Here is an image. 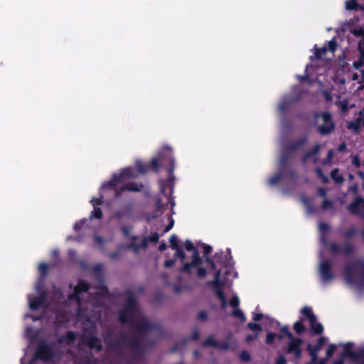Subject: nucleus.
<instances>
[{
  "label": "nucleus",
  "instance_id": "obj_14",
  "mask_svg": "<svg viewBox=\"0 0 364 364\" xmlns=\"http://www.w3.org/2000/svg\"><path fill=\"white\" fill-rule=\"evenodd\" d=\"M347 354L355 361L364 364V348L358 349L356 351H349Z\"/></svg>",
  "mask_w": 364,
  "mask_h": 364
},
{
  "label": "nucleus",
  "instance_id": "obj_63",
  "mask_svg": "<svg viewBox=\"0 0 364 364\" xmlns=\"http://www.w3.org/2000/svg\"><path fill=\"white\" fill-rule=\"evenodd\" d=\"M346 149V145L345 143H342L339 145L338 150V151H343Z\"/></svg>",
  "mask_w": 364,
  "mask_h": 364
},
{
  "label": "nucleus",
  "instance_id": "obj_34",
  "mask_svg": "<svg viewBox=\"0 0 364 364\" xmlns=\"http://www.w3.org/2000/svg\"><path fill=\"white\" fill-rule=\"evenodd\" d=\"M282 174L281 173H277L276 174L275 176H272L271 178H269V183L270 185H276L282 179Z\"/></svg>",
  "mask_w": 364,
  "mask_h": 364
},
{
  "label": "nucleus",
  "instance_id": "obj_55",
  "mask_svg": "<svg viewBox=\"0 0 364 364\" xmlns=\"http://www.w3.org/2000/svg\"><path fill=\"white\" fill-rule=\"evenodd\" d=\"M159 235L157 233H155L149 238V240L151 242H156L159 241Z\"/></svg>",
  "mask_w": 364,
  "mask_h": 364
},
{
  "label": "nucleus",
  "instance_id": "obj_54",
  "mask_svg": "<svg viewBox=\"0 0 364 364\" xmlns=\"http://www.w3.org/2000/svg\"><path fill=\"white\" fill-rule=\"evenodd\" d=\"M323 95L326 100H327V101L332 100V96L328 91H327V90L323 91Z\"/></svg>",
  "mask_w": 364,
  "mask_h": 364
},
{
  "label": "nucleus",
  "instance_id": "obj_40",
  "mask_svg": "<svg viewBox=\"0 0 364 364\" xmlns=\"http://www.w3.org/2000/svg\"><path fill=\"white\" fill-rule=\"evenodd\" d=\"M333 208V203L328 200H324L322 203V208L323 210H328Z\"/></svg>",
  "mask_w": 364,
  "mask_h": 364
},
{
  "label": "nucleus",
  "instance_id": "obj_62",
  "mask_svg": "<svg viewBox=\"0 0 364 364\" xmlns=\"http://www.w3.org/2000/svg\"><path fill=\"white\" fill-rule=\"evenodd\" d=\"M199 337H200L199 332L198 331H196L192 336V339L194 341H196L199 338Z\"/></svg>",
  "mask_w": 364,
  "mask_h": 364
},
{
  "label": "nucleus",
  "instance_id": "obj_39",
  "mask_svg": "<svg viewBox=\"0 0 364 364\" xmlns=\"http://www.w3.org/2000/svg\"><path fill=\"white\" fill-rule=\"evenodd\" d=\"M240 358L244 362H248L250 360V355L246 350H244L240 353Z\"/></svg>",
  "mask_w": 364,
  "mask_h": 364
},
{
  "label": "nucleus",
  "instance_id": "obj_28",
  "mask_svg": "<svg viewBox=\"0 0 364 364\" xmlns=\"http://www.w3.org/2000/svg\"><path fill=\"white\" fill-rule=\"evenodd\" d=\"M359 7L355 0H350L346 2V8L348 10H356Z\"/></svg>",
  "mask_w": 364,
  "mask_h": 364
},
{
  "label": "nucleus",
  "instance_id": "obj_21",
  "mask_svg": "<svg viewBox=\"0 0 364 364\" xmlns=\"http://www.w3.org/2000/svg\"><path fill=\"white\" fill-rule=\"evenodd\" d=\"M320 149H321V145L320 144H316L313 149L308 151L307 153H306L303 157V162H306L309 158L314 155H316L318 153V151H320Z\"/></svg>",
  "mask_w": 364,
  "mask_h": 364
},
{
  "label": "nucleus",
  "instance_id": "obj_22",
  "mask_svg": "<svg viewBox=\"0 0 364 364\" xmlns=\"http://www.w3.org/2000/svg\"><path fill=\"white\" fill-rule=\"evenodd\" d=\"M331 177L337 183H342L344 181L343 177L338 173V169L334 168L331 173Z\"/></svg>",
  "mask_w": 364,
  "mask_h": 364
},
{
  "label": "nucleus",
  "instance_id": "obj_19",
  "mask_svg": "<svg viewBox=\"0 0 364 364\" xmlns=\"http://www.w3.org/2000/svg\"><path fill=\"white\" fill-rule=\"evenodd\" d=\"M311 328L315 334H321L323 331V328L321 323L317 321L316 316L315 317L314 321H309Z\"/></svg>",
  "mask_w": 364,
  "mask_h": 364
},
{
  "label": "nucleus",
  "instance_id": "obj_60",
  "mask_svg": "<svg viewBox=\"0 0 364 364\" xmlns=\"http://www.w3.org/2000/svg\"><path fill=\"white\" fill-rule=\"evenodd\" d=\"M259 336L255 334V336H252V335H249L247 336L246 338V341L247 342H250V341H254L255 339H256Z\"/></svg>",
  "mask_w": 364,
  "mask_h": 364
},
{
  "label": "nucleus",
  "instance_id": "obj_38",
  "mask_svg": "<svg viewBox=\"0 0 364 364\" xmlns=\"http://www.w3.org/2000/svg\"><path fill=\"white\" fill-rule=\"evenodd\" d=\"M176 254H175V258L176 257L180 258L182 261L185 259L186 255L183 250H181L180 247L176 250Z\"/></svg>",
  "mask_w": 364,
  "mask_h": 364
},
{
  "label": "nucleus",
  "instance_id": "obj_44",
  "mask_svg": "<svg viewBox=\"0 0 364 364\" xmlns=\"http://www.w3.org/2000/svg\"><path fill=\"white\" fill-rule=\"evenodd\" d=\"M328 50H331L332 53H333L336 49V41L334 39L328 42Z\"/></svg>",
  "mask_w": 364,
  "mask_h": 364
},
{
  "label": "nucleus",
  "instance_id": "obj_49",
  "mask_svg": "<svg viewBox=\"0 0 364 364\" xmlns=\"http://www.w3.org/2000/svg\"><path fill=\"white\" fill-rule=\"evenodd\" d=\"M198 318L200 319V320H202V321H205L208 319V315L206 314V312L202 311L198 313Z\"/></svg>",
  "mask_w": 364,
  "mask_h": 364
},
{
  "label": "nucleus",
  "instance_id": "obj_27",
  "mask_svg": "<svg viewBox=\"0 0 364 364\" xmlns=\"http://www.w3.org/2000/svg\"><path fill=\"white\" fill-rule=\"evenodd\" d=\"M247 327L252 331L255 332L258 336L262 331L261 326L255 323H249Z\"/></svg>",
  "mask_w": 364,
  "mask_h": 364
},
{
  "label": "nucleus",
  "instance_id": "obj_35",
  "mask_svg": "<svg viewBox=\"0 0 364 364\" xmlns=\"http://www.w3.org/2000/svg\"><path fill=\"white\" fill-rule=\"evenodd\" d=\"M169 242L171 248L176 250L179 247L178 245V237L176 235H172L169 239Z\"/></svg>",
  "mask_w": 364,
  "mask_h": 364
},
{
  "label": "nucleus",
  "instance_id": "obj_36",
  "mask_svg": "<svg viewBox=\"0 0 364 364\" xmlns=\"http://www.w3.org/2000/svg\"><path fill=\"white\" fill-rule=\"evenodd\" d=\"M147 245V242L146 240H143L141 242V243L140 245H136V244H132L130 245V247L134 251V252H136L138 251L140 248H143V247H146Z\"/></svg>",
  "mask_w": 364,
  "mask_h": 364
},
{
  "label": "nucleus",
  "instance_id": "obj_56",
  "mask_svg": "<svg viewBox=\"0 0 364 364\" xmlns=\"http://www.w3.org/2000/svg\"><path fill=\"white\" fill-rule=\"evenodd\" d=\"M319 228L321 231L324 232L329 229V226L326 223H320Z\"/></svg>",
  "mask_w": 364,
  "mask_h": 364
},
{
  "label": "nucleus",
  "instance_id": "obj_47",
  "mask_svg": "<svg viewBox=\"0 0 364 364\" xmlns=\"http://www.w3.org/2000/svg\"><path fill=\"white\" fill-rule=\"evenodd\" d=\"M150 166L151 168H153L154 169L157 170V168L159 166L158 159H156V158L152 159V160L151 161V165L149 166V167Z\"/></svg>",
  "mask_w": 364,
  "mask_h": 364
},
{
  "label": "nucleus",
  "instance_id": "obj_25",
  "mask_svg": "<svg viewBox=\"0 0 364 364\" xmlns=\"http://www.w3.org/2000/svg\"><path fill=\"white\" fill-rule=\"evenodd\" d=\"M306 141V138H303L299 140L297 142L293 143L289 146L286 147L285 151H294L298 149L299 146H302Z\"/></svg>",
  "mask_w": 364,
  "mask_h": 364
},
{
  "label": "nucleus",
  "instance_id": "obj_11",
  "mask_svg": "<svg viewBox=\"0 0 364 364\" xmlns=\"http://www.w3.org/2000/svg\"><path fill=\"white\" fill-rule=\"evenodd\" d=\"M28 299L30 308L32 310H36L44 306L46 301V295L44 294H41L40 296L34 299L29 297Z\"/></svg>",
  "mask_w": 364,
  "mask_h": 364
},
{
  "label": "nucleus",
  "instance_id": "obj_9",
  "mask_svg": "<svg viewBox=\"0 0 364 364\" xmlns=\"http://www.w3.org/2000/svg\"><path fill=\"white\" fill-rule=\"evenodd\" d=\"M331 263L329 261H323L319 265V274L323 281H331L333 275L331 272Z\"/></svg>",
  "mask_w": 364,
  "mask_h": 364
},
{
  "label": "nucleus",
  "instance_id": "obj_32",
  "mask_svg": "<svg viewBox=\"0 0 364 364\" xmlns=\"http://www.w3.org/2000/svg\"><path fill=\"white\" fill-rule=\"evenodd\" d=\"M316 173L317 176L321 180V181L323 183H326L328 181V177L323 173L322 170L321 168H317L316 169Z\"/></svg>",
  "mask_w": 364,
  "mask_h": 364
},
{
  "label": "nucleus",
  "instance_id": "obj_12",
  "mask_svg": "<svg viewBox=\"0 0 364 364\" xmlns=\"http://www.w3.org/2000/svg\"><path fill=\"white\" fill-rule=\"evenodd\" d=\"M84 342L88 345L90 348L94 349L96 348L97 351H100L102 349L101 346L100 345V341L94 336H87L85 334L84 335Z\"/></svg>",
  "mask_w": 364,
  "mask_h": 364
},
{
  "label": "nucleus",
  "instance_id": "obj_53",
  "mask_svg": "<svg viewBox=\"0 0 364 364\" xmlns=\"http://www.w3.org/2000/svg\"><path fill=\"white\" fill-rule=\"evenodd\" d=\"M198 277H203L206 275L207 272L204 268H198L197 271Z\"/></svg>",
  "mask_w": 364,
  "mask_h": 364
},
{
  "label": "nucleus",
  "instance_id": "obj_7",
  "mask_svg": "<svg viewBox=\"0 0 364 364\" xmlns=\"http://www.w3.org/2000/svg\"><path fill=\"white\" fill-rule=\"evenodd\" d=\"M289 339L290 341L287 345V352L293 353L296 358H299L301 356V346L303 343V340L295 337Z\"/></svg>",
  "mask_w": 364,
  "mask_h": 364
},
{
  "label": "nucleus",
  "instance_id": "obj_31",
  "mask_svg": "<svg viewBox=\"0 0 364 364\" xmlns=\"http://www.w3.org/2000/svg\"><path fill=\"white\" fill-rule=\"evenodd\" d=\"M136 168L141 173H145L149 168V165L144 164L143 163L136 162Z\"/></svg>",
  "mask_w": 364,
  "mask_h": 364
},
{
  "label": "nucleus",
  "instance_id": "obj_51",
  "mask_svg": "<svg viewBox=\"0 0 364 364\" xmlns=\"http://www.w3.org/2000/svg\"><path fill=\"white\" fill-rule=\"evenodd\" d=\"M364 58H362V57L360 56V58L359 60H358L357 62H355L354 63V67L357 69L360 68V67H362L364 64Z\"/></svg>",
  "mask_w": 364,
  "mask_h": 364
},
{
  "label": "nucleus",
  "instance_id": "obj_52",
  "mask_svg": "<svg viewBox=\"0 0 364 364\" xmlns=\"http://www.w3.org/2000/svg\"><path fill=\"white\" fill-rule=\"evenodd\" d=\"M39 270L41 272L42 274H46L48 270V265L46 264H41L39 265Z\"/></svg>",
  "mask_w": 364,
  "mask_h": 364
},
{
  "label": "nucleus",
  "instance_id": "obj_3",
  "mask_svg": "<svg viewBox=\"0 0 364 364\" xmlns=\"http://www.w3.org/2000/svg\"><path fill=\"white\" fill-rule=\"evenodd\" d=\"M345 277L349 283L355 282L358 279H364V260L347 265L345 269Z\"/></svg>",
  "mask_w": 364,
  "mask_h": 364
},
{
  "label": "nucleus",
  "instance_id": "obj_33",
  "mask_svg": "<svg viewBox=\"0 0 364 364\" xmlns=\"http://www.w3.org/2000/svg\"><path fill=\"white\" fill-rule=\"evenodd\" d=\"M328 51V48L326 47H323L321 48H317L316 49L315 55L317 58H323L324 55Z\"/></svg>",
  "mask_w": 364,
  "mask_h": 364
},
{
  "label": "nucleus",
  "instance_id": "obj_46",
  "mask_svg": "<svg viewBox=\"0 0 364 364\" xmlns=\"http://www.w3.org/2000/svg\"><path fill=\"white\" fill-rule=\"evenodd\" d=\"M352 164L357 168H359L360 166V161L358 155H355L353 157Z\"/></svg>",
  "mask_w": 364,
  "mask_h": 364
},
{
  "label": "nucleus",
  "instance_id": "obj_16",
  "mask_svg": "<svg viewBox=\"0 0 364 364\" xmlns=\"http://www.w3.org/2000/svg\"><path fill=\"white\" fill-rule=\"evenodd\" d=\"M363 205H364V198L362 197H357L355 200L348 205V209L352 213H358V208Z\"/></svg>",
  "mask_w": 364,
  "mask_h": 364
},
{
  "label": "nucleus",
  "instance_id": "obj_13",
  "mask_svg": "<svg viewBox=\"0 0 364 364\" xmlns=\"http://www.w3.org/2000/svg\"><path fill=\"white\" fill-rule=\"evenodd\" d=\"M326 341V338L325 337H321L318 341V344L314 348H312L311 346L309 345L308 349L310 350L313 361H315L318 352L321 350L322 346L324 345Z\"/></svg>",
  "mask_w": 364,
  "mask_h": 364
},
{
  "label": "nucleus",
  "instance_id": "obj_20",
  "mask_svg": "<svg viewBox=\"0 0 364 364\" xmlns=\"http://www.w3.org/2000/svg\"><path fill=\"white\" fill-rule=\"evenodd\" d=\"M124 176H131V170L130 169H125L122 173V177ZM121 176L119 177H115L107 185H105L104 187H109V188H115L117 186V184L118 181L120 180Z\"/></svg>",
  "mask_w": 364,
  "mask_h": 364
},
{
  "label": "nucleus",
  "instance_id": "obj_5",
  "mask_svg": "<svg viewBox=\"0 0 364 364\" xmlns=\"http://www.w3.org/2000/svg\"><path fill=\"white\" fill-rule=\"evenodd\" d=\"M186 249L188 251H193V256L191 263H186L182 268L183 272H189L191 267H196L201 262V259L199 257L198 252L194 248L193 243L187 240L185 243Z\"/></svg>",
  "mask_w": 364,
  "mask_h": 364
},
{
  "label": "nucleus",
  "instance_id": "obj_15",
  "mask_svg": "<svg viewBox=\"0 0 364 364\" xmlns=\"http://www.w3.org/2000/svg\"><path fill=\"white\" fill-rule=\"evenodd\" d=\"M362 126V120H361V114L360 112L358 114V117L356 118L355 121H349L347 122V128L351 131L357 132L359 131L360 127Z\"/></svg>",
  "mask_w": 364,
  "mask_h": 364
},
{
  "label": "nucleus",
  "instance_id": "obj_42",
  "mask_svg": "<svg viewBox=\"0 0 364 364\" xmlns=\"http://www.w3.org/2000/svg\"><path fill=\"white\" fill-rule=\"evenodd\" d=\"M276 338V334L274 333H269L267 335V338H266V343H272L274 340Z\"/></svg>",
  "mask_w": 364,
  "mask_h": 364
},
{
  "label": "nucleus",
  "instance_id": "obj_18",
  "mask_svg": "<svg viewBox=\"0 0 364 364\" xmlns=\"http://www.w3.org/2000/svg\"><path fill=\"white\" fill-rule=\"evenodd\" d=\"M143 188V185L141 183H127L126 184L123 188H122V191H134V192H139L141 191Z\"/></svg>",
  "mask_w": 364,
  "mask_h": 364
},
{
  "label": "nucleus",
  "instance_id": "obj_30",
  "mask_svg": "<svg viewBox=\"0 0 364 364\" xmlns=\"http://www.w3.org/2000/svg\"><path fill=\"white\" fill-rule=\"evenodd\" d=\"M336 105L343 112H346L348 109V102L346 100L336 102Z\"/></svg>",
  "mask_w": 364,
  "mask_h": 364
},
{
  "label": "nucleus",
  "instance_id": "obj_26",
  "mask_svg": "<svg viewBox=\"0 0 364 364\" xmlns=\"http://www.w3.org/2000/svg\"><path fill=\"white\" fill-rule=\"evenodd\" d=\"M232 315L235 317L239 318L242 321H245L246 320V317L244 313L239 308L235 309L232 313Z\"/></svg>",
  "mask_w": 364,
  "mask_h": 364
},
{
  "label": "nucleus",
  "instance_id": "obj_59",
  "mask_svg": "<svg viewBox=\"0 0 364 364\" xmlns=\"http://www.w3.org/2000/svg\"><path fill=\"white\" fill-rule=\"evenodd\" d=\"M363 31L362 29H355L353 33L356 36H362L363 35Z\"/></svg>",
  "mask_w": 364,
  "mask_h": 364
},
{
  "label": "nucleus",
  "instance_id": "obj_41",
  "mask_svg": "<svg viewBox=\"0 0 364 364\" xmlns=\"http://www.w3.org/2000/svg\"><path fill=\"white\" fill-rule=\"evenodd\" d=\"M92 215L97 219H100L102 218V212L100 208H95Z\"/></svg>",
  "mask_w": 364,
  "mask_h": 364
},
{
  "label": "nucleus",
  "instance_id": "obj_1",
  "mask_svg": "<svg viewBox=\"0 0 364 364\" xmlns=\"http://www.w3.org/2000/svg\"><path fill=\"white\" fill-rule=\"evenodd\" d=\"M127 304L120 311L119 319L122 323H127L132 331V337L123 336L112 341V336L105 338L107 350L110 356L122 359L123 355L129 353L133 358H137L144 350L142 340L144 334L152 329L153 326L143 316L134 298L132 290L126 292Z\"/></svg>",
  "mask_w": 364,
  "mask_h": 364
},
{
  "label": "nucleus",
  "instance_id": "obj_48",
  "mask_svg": "<svg viewBox=\"0 0 364 364\" xmlns=\"http://www.w3.org/2000/svg\"><path fill=\"white\" fill-rule=\"evenodd\" d=\"M282 332L283 333H284L289 338H292V337H294L292 333L291 332H289L287 326L282 327Z\"/></svg>",
  "mask_w": 364,
  "mask_h": 364
},
{
  "label": "nucleus",
  "instance_id": "obj_45",
  "mask_svg": "<svg viewBox=\"0 0 364 364\" xmlns=\"http://www.w3.org/2000/svg\"><path fill=\"white\" fill-rule=\"evenodd\" d=\"M358 50L360 53V56L364 58V38L359 42Z\"/></svg>",
  "mask_w": 364,
  "mask_h": 364
},
{
  "label": "nucleus",
  "instance_id": "obj_2",
  "mask_svg": "<svg viewBox=\"0 0 364 364\" xmlns=\"http://www.w3.org/2000/svg\"><path fill=\"white\" fill-rule=\"evenodd\" d=\"M315 119L317 131L321 135H328L335 129V124L329 112L316 113Z\"/></svg>",
  "mask_w": 364,
  "mask_h": 364
},
{
  "label": "nucleus",
  "instance_id": "obj_4",
  "mask_svg": "<svg viewBox=\"0 0 364 364\" xmlns=\"http://www.w3.org/2000/svg\"><path fill=\"white\" fill-rule=\"evenodd\" d=\"M208 285L213 288V291L215 294L221 301V307L223 309H225L227 305V301L223 291V288L225 285V282L220 279V270L215 272L214 279L213 281L208 282Z\"/></svg>",
  "mask_w": 364,
  "mask_h": 364
},
{
  "label": "nucleus",
  "instance_id": "obj_64",
  "mask_svg": "<svg viewBox=\"0 0 364 364\" xmlns=\"http://www.w3.org/2000/svg\"><path fill=\"white\" fill-rule=\"evenodd\" d=\"M301 202L305 205H309V200L307 198H306L305 196H302L301 197Z\"/></svg>",
  "mask_w": 364,
  "mask_h": 364
},
{
  "label": "nucleus",
  "instance_id": "obj_61",
  "mask_svg": "<svg viewBox=\"0 0 364 364\" xmlns=\"http://www.w3.org/2000/svg\"><path fill=\"white\" fill-rule=\"evenodd\" d=\"M263 315L262 314H255L253 319L255 321H259L262 318Z\"/></svg>",
  "mask_w": 364,
  "mask_h": 364
},
{
  "label": "nucleus",
  "instance_id": "obj_6",
  "mask_svg": "<svg viewBox=\"0 0 364 364\" xmlns=\"http://www.w3.org/2000/svg\"><path fill=\"white\" fill-rule=\"evenodd\" d=\"M89 289V287H88V284L85 282H84L83 281H80L78 284V285H77L75 287V291H74V293L73 294H71L69 297L70 299H75L77 304H78V306H79V311H80L82 310V301H81V299H80V294H82L83 292H87V291Z\"/></svg>",
  "mask_w": 364,
  "mask_h": 364
},
{
  "label": "nucleus",
  "instance_id": "obj_17",
  "mask_svg": "<svg viewBox=\"0 0 364 364\" xmlns=\"http://www.w3.org/2000/svg\"><path fill=\"white\" fill-rule=\"evenodd\" d=\"M331 251L333 253H343L346 255L350 254L353 250V247L350 245H346L344 248L340 249L338 245L336 244H332L331 246Z\"/></svg>",
  "mask_w": 364,
  "mask_h": 364
},
{
  "label": "nucleus",
  "instance_id": "obj_23",
  "mask_svg": "<svg viewBox=\"0 0 364 364\" xmlns=\"http://www.w3.org/2000/svg\"><path fill=\"white\" fill-rule=\"evenodd\" d=\"M75 339V336L73 332H68L65 338L59 339L60 343H66L68 345L72 343Z\"/></svg>",
  "mask_w": 364,
  "mask_h": 364
},
{
  "label": "nucleus",
  "instance_id": "obj_37",
  "mask_svg": "<svg viewBox=\"0 0 364 364\" xmlns=\"http://www.w3.org/2000/svg\"><path fill=\"white\" fill-rule=\"evenodd\" d=\"M240 304L239 298L237 296H233L230 301V305L234 309L238 308Z\"/></svg>",
  "mask_w": 364,
  "mask_h": 364
},
{
  "label": "nucleus",
  "instance_id": "obj_8",
  "mask_svg": "<svg viewBox=\"0 0 364 364\" xmlns=\"http://www.w3.org/2000/svg\"><path fill=\"white\" fill-rule=\"evenodd\" d=\"M53 354V348L51 346L41 344L38 346V349L35 354V358L48 361L51 359Z\"/></svg>",
  "mask_w": 364,
  "mask_h": 364
},
{
  "label": "nucleus",
  "instance_id": "obj_43",
  "mask_svg": "<svg viewBox=\"0 0 364 364\" xmlns=\"http://www.w3.org/2000/svg\"><path fill=\"white\" fill-rule=\"evenodd\" d=\"M336 349V346L334 345H330L326 350V356L327 358H331Z\"/></svg>",
  "mask_w": 364,
  "mask_h": 364
},
{
  "label": "nucleus",
  "instance_id": "obj_57",
  "mask_svg": "<svg viewBox=\"0 0 364 364\" xmlns=\"http://www.w3.org/2000/svg\"><path fill=\"white\" fill-rule=\"evenodd\" d=\"M173 224H174V220L172 218H171L169 224L167 225V227L164 230V232H167L168 231H169L173 228Z\"/></svg>",
  "mask_w": 364,
  "mask_h": 364
},
{
  "label": "nucleus",
  "instance_id": "obj_58",
  "mask_svg": "<svg viewBox=\"0 0 364 364\" xmlns=\"http://www.w3.org/2000/svg\"><path fill=\"white\" fill-rule=\"evenodd\" d=\"M286 363H287V360L284 356H280L275 363V364H286Z\"/></svg>",
  "mask_w": 364,
  "mask_h": 364
},
{
  "label": "nucleus",
  "instance_id": "obj_29",
  "mask_svg": "<svg viewBox=\"0 0 364 364\" xmlns=\"http://www.w3.org/2000/svg\"><path fill=\"white\" fill-rule=\"evenodd\" d=\"M294 329L297 333L301 334L305 331V327L301 321H299L294 323Z\"/></svg>",
  "mask_w": 364,
  "mask_h": 364
},
{
  "label": "nucleus",
  "instance_id": "obj_24",
  "mask_svg": "<svg viewBox=\"0 0 364 364\" xmlns=\"http://www.w3.org/2000/svg\"><path fill=\"white\" fill-rule=\"evenodd\" d=\"M301 313L306 316L309 321H314L316 316L312 312V310L311 308L308 306H305L301 309Z\"/></svg>",
  "mask_w": 364,
  "mask_h": 364
},
{
  "label": "nucleus",
  "instance_id": "obj_10",
  "mask_svg": "<svg viewBox=\"0 0 364 364\" xmlns=\"http://www.w3.org/2000/svg\"><path fill=\"white\" fill-rule=\"evenodd\" d=\"M203 346L205 347H213L219 349H224L227 350L228 349L229 346L227 343H219L213 336H210L208 338H207L203 343Z\"/></svg>",
  "mask_w": 364,
  "mask_h": 364
},
{
  "label": "nucleus",
  "instance_id": "obj_50",
  "mask_svg": "<svg viewBox=\"0 0 364 364\" xmlns=\"http://www.w3.org/2000/svg\"><path fill=\"white\" fill-rule=\"evenodd\" d=\"M176 258L167 260V261H166L164 262V267H167V268L168 267H171V266H173L176 263Z\"/></svg>",
  "mask_w": 364,
  "mask_h": 364
}]
</instances>
